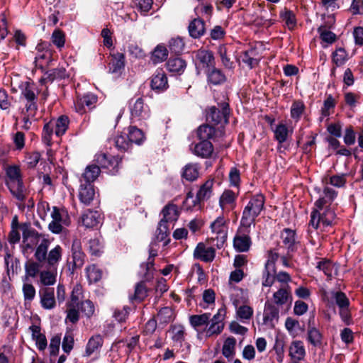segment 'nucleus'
Instances as JSON below:
<instances>
[{"mask_svg":"<svg viewBox=\"0 0 363 363\" xmlns=\"http://www.w3.org/2000/svg\"><path fill=\"white\" fill-rule=\"evenodd\" d=\"M264 203L265 196L264 194L259 193L252 195L243 209L240 220L241 225L247 228H250L251 225H255L256 218L264 209Z\"/></svg>","mask_w":363,"mask_h":363,"instance_id":"1","label":"nucleus"},{"mask_svg":"<svg viewBox=\"0 0 363 363\" xmlns=\"http://www.w3.org/2000/svg\"><path fill=\"white\" fill-rule=\"evenodd\" d=\"M6 184L11 194L18 201L23 202L26 199V187L23 182L21 169L17 165H10L6 169Z\"/></svg>","mask_w":363,"mask_h":363,"instance_id":"2","label":"nucleus"},{"mask_svg":"<svg viewBox=\"0 0 363 363\" xmlns=\"http://www.w3.org/2000/svg\"><path fill=\"white\" fill-rule=\"evenodd\" d=\"M145 140V135L143 131L137 126L130 125L128 128L127 138L124 135H117L114 138V143L116 148L122 152H130L135 143L141 145Z\"/></svg>","mask_w":363,"mask_h":363,"instance_id":"3","label":"nucleus"},{"mask_svg":"<svg viewBox=\"0 0 363 363\" xmlns=\"http://www.w3.org/2000/svg\"><path fill=\"white\" fill-rule=\"evenodd\" d=\"M206 122L217 127H222L225 130V126L229 123V117L231 113L229 103L223 101L218 102L217 106H212L206 108Z\"/></svg>","mask_w":363,"mask_h":363,"instance_id":"4","label":"nucleus"},{"mask_svg":"<svg viewBox=\"0 0 363 363\" xmlns=\"http://www.w3.org/2000/svg\"><path fill=\"white\" fill-rule=\"evenodd\" d=\"M336 217L334 210L330 206H326L323 209H313L308 225L315 230L319 228L320 223L323 228L331 227L335 225Z\"/></svg>","mask_w":363,"mask_h":363,"instance_id":"5","label":"nucleus"},{"mask_svg":"<svg viewBox=\"0 0 363 363\" xmlns=\"http://www.w3.org/2000/svg\"><path fill=\"white\" fill-rule=\"evenodd\" d=\"M193 62L195 65L196 74L199 75L201 72L204 73L216 66L214 54L211 50L199 49L194 52Z\"/></svg>","mask_w":363,"mask_h":363,"instance_id":"6","label":"nucleus"},{"mask_svg":"<svg viewBox=\"0 0 363 363\" xmlns=\"http://www.w3.org/2000/svg\"><path fill=\"white\" fill-rule=\"evenodd\" d=\"M94 161L99 164L100 169L106 170V172L116 175L121 168L122 157L113 156L106 153L96 155Z\"/></svg>","mask_w":363,"mask_h":363,"instance_id":"7","label":"nucleus"},{"mask_svg":"<svg viewBox=\"0 0 363 363\" xmlns=\"http://www.w3.org/2000/svg\"><path fill=\"white\" fill-rule=\"evenodd\" d=\"M128 107L132 120L142 121L150 117L149 106L145 104L142 97L131 99L128 102Z\"/></svg>","mask_w":363,"mask_h":363,"instance_id":"8","label":"nucleus"},{"mask_svg":"<svg viewBox=\"0 0 363 363\" xmlns=\"http://www.w3.org/2000/svg\"><path fill=\"white\" fill-rule=\"evenodd\" d=\"M250 228L243 227L240 223L238 232L233 239V247L238 252H247L251 245L252 240L249 235Z\"/></svg>","mask_w":363,"mask_h":363,"instance_id":"9","label":"nucleus"},{"mask_svg":"<svg viewBox=\"0 0 363 363\" xmlns=\"http://www.w3.org/2000/svg\"><path fill=\"white\" fill-rule=\"evenodd\" d=\"M225 130L222 127H216L211 123H206L201 125L196 130V136L199 140H213L216 141L217 138L223 137Z\"/></svg>","mask_w":363,"mask_h":363,"instance_id":"10","label":"nucleus"},{"mask_svg":"<svg viewBox=\"0 0 363 363\" xmlns=\"http://www.w3.org/2000/svg\"><path fill=\"white\" fill-rule=\"evenodd\" d=\"M280 238L286 249L287 255L290 258H293L294 254L298 250V246L300 245V242L297 240L296 230L285 228L281 231Z\"/></svg>","mask_w":363,"mask_h":363,"instance_id":"11","label":"nucleus"},{"mask_svg":"<svg viewBox=\"0 0 363 363\" xmlns=\"http://www.w3.org/2000/svg\"><path fill=\"white\" fill-rule=\"evenodd\" d=\"M98 101L97 96L91 93H87L83 96L77 94V100L74 103L76 111L82 114L88 110H91L95 107V104Z\"/></svg>","mask_w":363,"mask_h":363,"instance_id":"12","label":"nucleus"},{"mask_svg":"<svg viewBox=\"0 0 363 363\" xmlns=\"http://www.w3.org/2000/svg\"><path fill=\"white\" fill-rule=\"evenodd\" d=\"M214 183L213 179L206 180L199 188L196 193L195 200L193 201V206H199L201 208V203L205 201L208 200L213 194V186Z\"/></svg>","mask_w":363,"mask_h":363,"instance_id":"13","label":"nucleus"},{"mask_svg":"<svg viewBox=\"0 0 363 363\" xmlns=\"http://www.w3.org/2000/svg\"><path fill=\"white\" fill-rule=\"evenodd\" d=\"M72 266L69 268L71 274H74L77 269H80L84 264L85 254L82 251L81 242L78 239H74L72 245Z\"/></svg>","mask_w":363,"mask_h":363,"instance_id":"14","label":"nucleus"},{"mask_svg":"<svg viewBox=\"0 0 363 363\" xmlns=\"http://www.w3.org/2000/svg\"><path fill=\"white\" fill-rule=\"evenodd\" d=\"M151 89L157 92H163L169 88L167 77L162 69H157L152 76Z\"/></svg>","mask_w":363,"mask_h":363,"instance_id":"15","label":"nucleus"},{"mask_svg":"<svg viewBox=\"0 0 363 363\" xmlns=\"http://www.w3.org/2000/svg\"><path fill=\"white\" fill-rule=\"evenodd\" d=\"M194 257L201 261L211 262L216 257V250L212 247H206L204 243L199 242L194 251Z\"/></svg>","mask_w":363,"mask_h":363,"instance_id":"16","label":"nucleus"},{"mask_svg":"<svg viewBox=\"0 0 363 363\" xmlns=\"http://www.w3.org/2000/svg\"><path fill=\"white\" fill-rule=\"evenodd\" d=\"M337 196V192L332 188L325 187L323 194L314 203L315 208L313 209H323L326 206H330Z\"/></svg>","mask_w":363,"mask_h":363,"instance_id":"17","label":"nucleus"},{"mask_svg":"<svg viewBox=\"0 0 363 363\" xmlns=\"http://www.w3.org/2000/svg\"><path fill=\"white\" fill-rule=\"evenodd\" d=\"M69 77L66 69L64 67H57L48 69L44 73V77L40 79L41 84L53 82L55 80H62Z\"/></svg>","mask_w":363,"mask_h":363,"instance_id":"18","label":"nucleus"},{"mask_svg":"<svg viewBox=\"0 0 363 363\" xmlns=\"http://www.w3.org/2000/svg\"><path fill=\"white\" fill-rule=\"evenodd\" d=\"M200 141L194 145L193 152L201 158H210L214 150L213 145L210 140H199Z\"/></svg>","mask_w":363,"mask_h":363,"instance_id":"19","label":"nucleus"},{"mask_svg":"<svg viewBox=\"0 0 363 363\" xmlns=\"http://www.w3.org/2000/svg\"><path fill=\"white\" fill-rule=\"evenodd\" d=\"M81 184L79 190V199L84 204L88 206L94 200L95 189L93 184L83 183L80 179Z\"/></svg>","mask_w":363,"mask_h":363,"instance_id":"20","label":"nucleus"},{"mask_svg":"<svg viewBox=\"0 0 363 363\" xmlns=\"http://www.w3.org/2000/svg\"><path fill=\"white\" fill-rule=\"evenodd\" d=\"M161 213L163 217L160 220L162 224L168 223L175 222L178 220L179 216V211L178 210L177 206L172 203H168L162 210Z\"/></svg>","mask_w":363,"mask_h":363,"instance_id":"21","label":"nucleus"},{"mask_svg":"<svg viewBox=\"0 0 363 363\" xmlns=\"http://www.w3.org/2000/svg\"><path fill=\"white\" fill-rule=\"evenodd\" d=\"M279 313V310L277 307H276L274 304L270 303L269 301H266L265 304H264L263 323L265 325H267L269 323V325L272 328H274V324L273 323V320L274 319L278 320Z\"/></svg>","mask_w":363,"mask_h":363,"instance_id":"22","label":"nucleus"},{"mask_svg":"<svg viewBox=\"0 0 363 363\" xmlns=\"http://www.w3.org/2000/svg\"><path fill=\"white\" fill-rule=\"evenodd\" d=\"M200 165L198 163H188L182 170L181 177L182 179L193 182L199 177Z\"/></svg>","mask_w":363,"mask_h":363,"instance_id":"23","label":"nucleus"},{"mask_svg":"<svg viewBox=\"0 0 363 363\" xmlns=\"http://www.w3.org/2000/svg\"><path fill=\"white\" fill-rule=\"evenodd\" d=\"M148 296V289L145 281H140L135 286L134 294L129 296L130 302L133 304L142 303Z\"/></svg>","mask_w":363,"mask_h":363,"instance_id":"24","label":"nucleus"},{"mask_svg":"<svg viewBox=\"0 0 363 363\" xmlns=\"http://www.w3.org/2000/svg\"><path fill=\"white\" fill-rule=\"evenodd\" d=\"M165 65L167 69L169 72L176 73L180 75L184 72L186 67V62L182 58L177 56L169 58Z\"/></svg>","mask_w":363,"mask_h":363,"instance_id":"25","label":"nucleus"},{"mask_svg":"<svg viewBox=\"0 0 363 363\" xmlns=\"http://www.w3.org/2000/svg\"><path fill=\"white\" fill-rule=\"evenodd\" d=\"M188 30L191 37L199 38L206 32L205 21L200 18H194L190 22Z\"/></svg>","mask_w":363,"mask_h":363,"instance_id":"26","label":"nucleus"},{"mask_svg":"<svg viewBox=\"0 0 363 363\" xmlns=\"http://www.w3.org/2000/svg\"><path fill=\"white\" fill-rule=\"evenodd\" d=\"M208 84L213 85H220L226 81V77L223 71L216 66L205 72Z\"/></svg>","mask_w":363,"mask_h":363,"instance_id":"27","label":"nucleus"},{"mask_svg":"<svg viewBox=\"0 0 363 363\" xmlns=\"http://www.w3.org/2000/svg\"><path fill=\"white\" fill-rule=\"evenodd\" d=\"M104 345V338L101 335L91 336L86 345L84 357H90L93 353L98 352Z\"/></svg>","mask_w":363,"mask_h":363,"instance_id":"28","label":"nucleus"},{"mask_svg":"<svg viewBox=\"0 0 363 363\" xmlns=\"http://www.w3.org/2000/svg\"><path fill=\"white\" fill-rule=\"evenodd\" d=\"M48 123H52V129H55V134L57 137L63 135L68 129L69 119L68 116L62 115L57 120H50Z\"/></svg>","mask_w":363,"mask_h":363,"instance_id":"29","label":"nucleus"},{"mask_svg":"<svg viewBox=\"0 0 363 363\" xmlns=\"http://www.w3.org/2000/svg\"><path fill=\"white\" fill-rule=\"evenodd\" d=\"M41 306L45 309H52L55 306L54 289L45 288L40 291Z\"/></svg>","mask_w":363,"mask_h":363,"instance_id":"30","label":"nucleus"},{"mask_svg":"<svg viewBox=\"0 0 363 363\" xmlns=\"http://www.w3.org/2000/svg\"><path fill=\"white\" fill-rule=\"evenodd\" d=\"M125 67V55L123 53L117 52L111 55V60L109 62V72L111 73H119Z\"/></svg>","mask_w":363,"mask_h":363,"instance_id":"31","label":"nucleus"},{"mask_svg":"<svg viewBox=\"0 0 363 363\" xmlns=\"http://www.w3.org/2000/svg\"><path fill=\"white\" fill-rule=\"evenodd\" d=\"M317 31L319 34L320 39L322 40L321 44L323 48H328V45H324V43L331 45L337 40L336 34L327 30L326 26L324 25L318 27Z\"/></svg>","mask_w":363,"mask_h":363,"instance_id":"32","label":"nucleus"},{"mask_svg":"<svg viewBox=\"0 0 363 363\" xmlns=\"http://www.w3.org/2000/svg\"><path fill=\"white\" fill-rule=\"evenodd\" d=\"M332 304H335L338 309L350 306V301L345 293L342 291H333L330 292Z\"/></svg>","mask_w":363,"mask_h":363,"instance_id":"33","label":"nucleus"},{"mask_svg":"<svg viewBox=\"0 0 363 363\" xmlns=\"http://www.w3.org/2000/svg\"><path fill=\"white\" fill-rule=\"evenodd\" d=\"M101 169L99 164H91L86 167L84 172L82 174V180L84 183L92 184L99 177Z\"/></svg>","mask_w":363,"mask_h":363,"instance_id":"34","label":"nucleus"},{"mask_svg":"<svg viewBox=\"0 0 363 363\" xmlns=\"http://www.w3.org/2000/svg\"><path fill=\"white\" fill-rule=\"evenodd\" d=\"M311 320H309L308 327V341L314 347H320L322 345L323 334L314 326L310 325Z\"/></svg>","mask_w":363,"mask_h":363,"instance_id":"35","label":"nucleus"},{"mask_svg":"<svg viewBox=\"0 0 363 363\" xmlns=\"http://www.w3.org/2000/svg\"><path fill=\"white\" fill-rule=\"evenodd\" d=\"M279 18L285 23L286 26L290 30H294L296 26V17L293 11L284 8V10L280 11Z\"/></svg>","mask_w":363,"mask_h":363,"instance_id":"36","label":"nucleus"},{"mask_svg":"<svg viewBox=\"0 0 363 363\" xmlns=\"http://www.w3.org/2000/svg\"><path fill=\"white\" fill-rule=\"evenodd\" d=\"M6 255L4 257L5 264L7 267L8 271L10 269L12 270L13 273L18 274V272L21 270L20 261L18 259L15 258L13 259L12 255H11L8 247H5Z\"/></svg>","mask_w":363,"mask_h":363,"instance_id":"37","label":"nucleus"},{"mask_svg":"<svg viewBox=\"0 0 363 363\" xmlns=\"http://www.w3.org/2000/svg\"><path fill=\"white\" fill-rule=\"evenodd\" d=\"M273 298L276 304L279 306L285 304L289 298H291L290 286L286 285V288H280L277 291L274 293Z\"/></svg>","mask_w":363,"mask_h":363,"instance_id":"38","label":"nucleus"},{"mask_svg":"<svg viewBox=\"0 0 363 363\" xmlns=\"http://www.w3.org/2000/svg\"><path fill=\"white\" fill-rule=\"evenodd\" d=\"M332 62L336 67L343 65L348 60V53L342 47L337 48L332 53Z\"/></svg>","mask_w":363,"mask_h":363,"instance_id":"39","label":"nucleus"},{"mask_svg":"<svg viewBox=\"0 0 363 363\" xmlns=\"http://www.w3.org/2000/svg\"><path fill=\"white\" fill-rule=\"evenodd\" d=\"M49 245V240L44 238L42 240L40 244L37 247L34 256L38 262L42 263L46 260Z\"/></svg>","mask_w":363,"mask_h":363,"instance_id":"40","label":"nucleus"},{"mask_svg":"<svg viewBox=\"0 0 363 363\" xmlns=\"http://www.w3.org/2000/svg\"><path fill=\"white\" fill-rule=\"evenodd\" d=\"M168 50L164 45H158L152 52L151 60L154 64L162 62L167 59Z\"/></svg>","mask_w":363,"mask_h":363,"instance_id":"41","label":"nucleus"},{"mask_svg":"<svg viewBox=\"0 0 363 363\" xmlns=\"http://www.w3.org/2000/svg\"><path fill=\"white\" fill-rule=\"evenodd\" d=\"M100 216L96 212L90 211L84 214L82 217V223L84 226L87 228H93L97 227L100 223Z\"/></svg>","mask_w":363,"mask_h":363,"instance_id":"42","label":"nucleus"},{"mask_svg":"<svg viewBox=\"0 0 363 363\" xmlns=\"http://www.w3.org/2000/svg\"><path fill=\"white\" fill-rule=\"evenodd\" d=\"M237 195L233 190L225 189L219 199V206L223 210L226 205H235Z\"/></svg>","mask_w":363,"mask_h":363,"instance_id":"43","label":"nucleus"},{"mask_svg":"<svg viewBox=\"0 0 363 363\" xmlns=\"http://www.w3.org/2000/svg\"><path fill=\"white\" fill-rule=\"evenodd\" d=\"M169 231L167 223L162 224L161 221L159 222L158 226L156 230V239L158 242L164 241V246H167L170 242V238H168Z\"/></svg>","mask_w":363,"mask_h":363,"instance_id":"44","label":"nucleus"},{"mask_svg":"<svg viewBox=\"0 0 363 363\" xmlns=\"http://www.w3.org/2000/svg\"><path fill=\"white\" fill-rule=\"evenodd\" d=\"M236 339L234 337H228L224 341L222 349L223 355L227 359L233 357L235 354Z\"/></svg>","mask_w":363,"mask_h":363,"instance_id":"45","label":"nucleus"},{"mask_svg":"<svg viewBox=\"0 0 363 363\" xmlns=\"http://www.w3.org/2000/svg\"><path fill=\"white\" fill-rule=\"evenodd\" d=\"M25 272H26V276L25 279H23L26 281L28 277H35L40 272V268L41 267L40 263L35 262L31 259H28L25 263Z\"/></svg>","mask_w":363,"mask_h":363,"instance_id":"46","label":"nucleus"},{"mask_svg":"<svg viewBox=\"0 0 363 363\" xmlns=\"http://www.w3.org/2000/svg\"><path fill=\"white\" fill-rule=\"evenodd\" d=\"M290 356L291 358H295L297 360H301L304 358L306 354L305 348L301 341H294L292 343V347L290 349Z\"/></svg>","mask_w":363,"mask_h":363,"instance_id":"47","label":"nucleus"},{"mask_svg":"<svg viewBox=\"0 0 363 363\" xmlns=\"http://www.w3.org/2000/svg\"><path fill=\"white\" fill-rule=\"evenodd\" d=\"M211 313H205L201 315H192L189 318V322L192 327L196 328L208 325L209 323Z\"/></svg>","mask_w":363,"mask_h":363,"instance_id":"48","label":"nucleus"},{"mask_svg":"<svg viewBox=\"0 0 363 363\" xmlns=\"http://www.w3.org/2000/svg\"><path fill=\"white\" fill-rule=\"evenodd\" d=\"M185 46L183 38L180 37L172 38L169 41V49L172 53H174L177 55H180Z\"/></svg>","mask_w":363,"mask_h":363,"instance_id":"49","label":"nucleus"},{"mask_svg":"<svg viewBox=\"0 0 363 363\" xmlns=\"http://www.w3.org/2000/svg\"><path fill=\"white\" fill-rule=\"evenodd\" d=\"M304 103L301 100L294 101L291 107V117L298 121L305 110Z\"/></svg>","mask_w":363,"mask_h":363,"instance_id":"50","label":"nucleus"},{"mask_svg":"<svg viewBox=\"0 0 363 363\" xmlns=\"http://www.w3.org/2000/svg\"><path fill=\"white\" fill-rule=\"evenodd\" d=\"M276 140L281 144L287 140L289 130L285 124L279 123L274 131Z\"/></svg>","mask_w":363,"mask_h":363,"instance_id":"51","label":"nucleus"},{"mask_svg":"<svg viewBox=\"0 0 363 363\" xmlns=\"http://www.w3.org/2000/svg\"><path fill=\"white\" fill-rule=\"evenodd\" d=\"M338 314L342 322L345 325L350 326L354 324L350 306H347L345 308L343 307L339 308Z\"/></svg>","mask_w":363,"mask_h":363,"instance_id":"52","label":"nucleus"},{"mask_svg":"<svg viewBox=\"0 0 363 363\" xmlns=\"http://www.w3.org/2000/svg\"><path fill=\"white\" fill-rule=\"evenodd\" d=\"M61 257L62 247L57 245L49 252L46 260L50 266H54L61 259Z\"/></svg>","mask_w":363,"mask_h":363,"instance_id":"53","label":"nucleus"},{"mask_svg":"<svg viewBox=\"0 0 363 363\" xmlns=\"http://www.w3.org/2000/svg\"><path fill=\"white\" fill-rule=\"evenodd\" d=\"M336 105V102L331 94L328 95L326 99L323 102V106L321 108L322 117L320 121H322L323 117H327L330 115V110L334 109Z\"/></svg>","mask_w":363,"mask_h":363,"instance_id":"54","label":"nucleus"},{"mask_svg":"<svg viewBox=\"0 0 363 363\" xmlns=\"http://www.w3.org/2000/svg\"><path fill=\"white\" fill-rule=\"evenodd\" d=\"M173 310L169 307H163L157 313L160 323H169L173 320Z\"/></svg>","mask_w":363,"mask_h":363,"instance_id":"55","label":"nucleus"},{"mask_svg":"<svg viewBox=\"0 0 363 363\" xmlns=\"http://www.w3.org/2000/svg\"><path fill=\"white\" fill-rule=\"evenodd\" d=\"M218 53L221 59L223 65L225 67L230 69L233 67V62L228 55V49L225 45H221L218 47Z\"/></svg>","mask_w":363,"mask_h":363,"instance_id":"56","label":"nucleus"},{"mask_svg":"<svg viewBox=\"0 0 363 363\" xmlns=\"http://www.w3.org/2000/svg\"><path fill=\"white\" fill-rule=\"evenodd\" d=\"M87 278L91 283H97L102 277V271L92 265L86 268Z\"/></svg>","mask_w":363,"mask_h":363,"instance_id":"57","label":"nucleus"},{"mask_svg":"<svg viewBox=\"0 0 363 363\" xmlns=\"http://www.w3.org/2000/svg\"><path fill=\"white\" fill-rule=\"evenodd\" d=\"M170 330L173 333L172 340L174 342L182 343L184 341V328L182 325H172L170 327Z\"/></svg>","mask_w":363,"mask_h":363,"instance_id":"58","label":"nucleus"},{"mask_svg":"<svg viewBox=\"0 0 363 363\" xmlns=\"http://www.w3.org/2000/svg\"><path fill=\"white\" fill-rule=\"evenodd\" d=\"M82 286L80 284H76L72 291L71 293V302L68 304H70V306H79V298L81 296H82Z\"/></svg>","mask_w":363,"mask_h":363,"instance_id":"59","label":"nucleus"},{"mask_svg":"<svg viewBox=\"0 0 363 363\" xmlns=\"http://www.w3.org/2000/svg\"><path fill=\"white\" fill-rule=\"evenodd\" d=\"M54 130L52 129V123H46L42 132V140L48 146L52 145V135Z\"/></svg>","mask_w":363,"mask_h":363,"instance_id":"60","label":"nucleus"},{"mask_svg":"<svg viewBox=\"0 0 363 363\" xmlns=\"http://www.w3.org/2000/svg\"><path fill=\"white\" fill-rule=\"evenodd\" d=\"M61 342V335L57 334L50 339L49 350L50 357H56L59 354Z\"/></svg>","mask_w":363,"mask_h":363,"instance_id":"61","label":"nucleus"},{"mask_svg":"<svg viewBox=\"0 0 363 363\" xmlns=\"http://www.w3.org/2000/svg\"><path fill=\"white\" fill-rule=\"evenodd\" d=\"M103 245L98 238L91 239L89 242V250L91 255L99 257L103 252Z\"/></svg>","mask_w":363,"mask_h":363,"instance_id":"62","label":"nucleus"},{"mask_svg":"<svg viewBox=\"0 0 363 363\" xmlns=\"http://www.w3.org/2000/svg\"><path fill=\"white\" fill-rule=\"evenodd\" d=\"M74 340L72 333H66L63 337L62 343V347L64 352L69 354L74 347Z\"/></svg>","mask_w":363,"mask_h":363,"instance_id":"63","label":"nucleus"},{"mask_svg":"<svg viewBox=\"0 0 363 363\" xmlns=\"http://www.w3.org/2000/svg\"><path fill=\"white\" fill-rule=\"evenodd\" d=\"M52 42L57 48H63L65 43L64 32L60 29H55L52 34Z\"/></svg>","mask_w":363,"mask_h":363,"instance_id":"64","label":"nucleus"}]
</instances>
